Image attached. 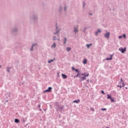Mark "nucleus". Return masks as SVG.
I'll use <instances>...</instances> for the list:
<instances>
[{"instance_id": "0eeeda50", "label": "nucleus", "mask_w": 128, "mask_h": 128, "mask_svg": "<svg viewBox=\"0 0 128 128\" xmlns=\"http://www.w3.org/2000/svg\"><path fill=\"white\" fill-rule=\"evenodd\" d=\"M112 60V55H111L110 58H107L106 59V60Z\"/></svg>"}, {"instance_id": "7ed1b4c3", "label": "nucleus", "mask_w": 128, "mask_h": 128, "mask_svg": "<svg viewBox=\"0 0 128 128\" xmlns=\"http://www.w3.org/2000/svg\"><path fill=\"white\" fill-rule=\"evenodd\" d=\"M110 32H106V34H104V36L106 38H110Z\"/></svg>"}, {"instance_id": "a878e982", "label": "nucleus", "mask_w": 128, "mask_h": 128, "mask_svg": "<svg viewBox=\"0 0 128 128\" xmlns=\"http://www.w3.org/2000/svg\"><path fill=\"white\" fill-rule=\"evenodd\" d=\"M110 100H111V102H114V100L112 98H110Z\"/></svg>"}, {"instance_id": "ea45409f", "label": "nucleus", "mask_w": 128, "mask_h": 128, "mask_svg": "<svg viewBox=\"0 0 128 128\" xmlns=\"http://www.w3.org/2000/svg\"><path fill=\"white\" fill-rule=\"evenodd\" d=\"M40 110H42V109H40Z\"/></svg>"}, {"instance_id": "ddd939ff", "label": "nucleus", "mask_w": 128, "mask_h": 128, "mask_svg": "<svg viewBox=\"0 0 128 128\" xmlns=\"http://www.w3.org/2000/svg\"><path fill=\"white\" fill-rule=\"evenodd\" d=\"M73 102H76V104H78V102H80V100H75Z\"/></svg>"}, {"instance_id": "2eb2a0df", "label": "nucleus", "mask_w": 128, "mask_h": 128, "mask_svg": "<svg viewBox=\"0 0 128 128\" xmlns=\"http://www.w3.org/2000/svg\"><path fill=\"white\" fill-rule=\"evenodd\" d=\"M56 44L54 43L53 44L52 46V48H56Z\"/></svg>"}, {"instance_id": "6ab92c4d", "label": "nucleus", "mask_w": 128, "mask_h": 128, "mask_svg": "<svg viewBox=\"0 0 128 128\" xmlns=\"http://www.w3.org/2000/svg\"><path fill=\"white\" fill-rule=\"evenodd\" d=\"M80 76V72H78V74H76V78H78V76Z\"/></svg>"}, {"instance_id": "393cba45", "label": "nucleus", "mask_w": 128, "mask_h": 128, "mask_svg": "<svg viewBox=\"0 0 128 128\" xmlns=\"http://www.w3.org/2000/svg\"><path fill=\"white\" fill-rule=\"evenodd\" d=\"M53 40H56V37L54 36V37H53Z\"/></svg>"}, {"instance_id": "4468645a", "label": "nucleus", "mask_w": 128, "mask_h": 128, "mask_svg": "<svg viewBox=\"0 0 128 128\" xmlns=\"http://www.w3.org/2000/svg\"><path fill=\"white\" fill-rule=\"evenodd\" d=\"M74 32H78V28H74Z\"/></svg>"}, {"instance_id": "9b49d317", "label": "nucleus", "mask_w": 128, "mask_h": 128, "mask_svg": "<svg viewBox=\"0 0 128 128\" xmlns=\"http://www.w3.org/2000/svg\"><path fill=\"white\" fill-rule=\"evenodd\" d=\"M36 44H32V47L30 49V50H34V46H36Z\"/></svg>"}, {"instance_id": "72a5a7b5", "label": "nucleus", "mask_w": 128, "mask_h": 128, "mask_svg": "<svg viewBox=\"0 0 128 128\" xmlns=\"http://www.w3.org/2000/svg\"><path fill=\"white\" fill-rule=\"evenodd\" d=\"M76 78V76H74V78Z\"/></svg>"}, {"instance_id": "f257e3e1", "label": "nucleus", "mask_w": 128, "mask_h": 128, "mask_svg": "<svg viewBox=\"0 0 128 128\" xmlns=\"http://www.w3.org/2000/svg\"><path fill=\"white\" fill-rule=\"evenodd\" d=\"M90 76V74H88V72L80 74V80L82 81L86 80V76Z\"/></svg>"}, {"instance_id": "4be33fe9", "label": "nucleus", "mask_w": 128, "mask_h": 128, "mask_svg": "<svg viewBox=\"0 0 128 128\" xmlns=\"http://www.w3.org/2000/svg\"><path fill=\"white\" fill-rule=\"evenodd\" d=\"M122 88H124V82H122Z\"/></svg>"}, {"instance_id": "423d86ee", "label": "nucleus", "mask_w": 128, "mask_h": 128, "mask_svg": "<svg viewBox=\"0 0 128 128\" xmlns=\"http://www.w3.org/2000/svg\"><path fill=\"white\" fill-rule=\"evenodd\" d=\"M62 78H68V76L64 74H62Z\"/></svg>"}, {"instance_id": "c9c22d12", "label": "nucleus", "mask_w": 128, "mask_h": 128, "mask_svg": "<svg viewBox=\"0 0 128 128\" xmlns=\"http://www.w3.org/2000/svg\"><path fill=\"white\" fill-rule=\"evenodd\" d=\"M46 110H44V112H46Z\"/></svg>"}, {"instance_id": "39448f33", "label": "nucleus", "mask_w": 128, "mask_h": 128, "mask_svg": "<svg viewBox=\"0 0 128 128\" xmlns=\"http://www.w3.org/2000/svg\"><path fill=\"white\" fill-rule=\"evenodd\" d=\"M72 70H75V72H80V71L76 69V68H74V67H72Z\"/></svg>"}, {"instance_id": "e433bc0d", "label": "nucleus", "mask_w": 128, "mask_h": 128, "mask_svg": "<svg viewBox=\"0 0 128 128\" xmlns=\"http://www.w3.org/2000/svg\"><path fill=\"white\" fill-rule=\"evenodd\" d=\"M58 40H60V39H58Z\"/></svg>"}, {"instance_id": "f3484780", "label": "nucleus", "mask_w": 128, "mask_h": 128, "mask_svg": "<svg viewBox=\"0 0 128 128\" xmlns=\"http://www.w3.org/2000/svg\"><path fill=\"white\" fill-rule=\"evenodd\" d=\"M15 122L18 124V122H20V120L18 119H15Z\"/></svg>"}, {"instance_id": "1a4fd4ad", "label": "nucleus", "mask_w": 128, "mask_h": 128, "mask_svg": "<svg viewBox=\"0 0 128 128\" xmlns=\"http://www.w3.org/2000/svg\"><path fill=\"white\" fill-rule=\"evenodd\" d=\"M98 32H101L100 30L98 29V31L96 32V36H98Z\"/></svg>"}, {"instance_id": "20e7f679", "label": "nucleus", "mask_w": 128, "mask_h": 128, "mask_svg": "<svg viewBox=\"0 0 128 128\" xmlns=\"http://www.w3.org/2000/svg\"><path fill=\"white\" fill-rule=\"evenodd\" d=\"M52 87H49L48 88V90H46L45 91H44V92H50V90H52Z\"/></svg>"}, {"instance_id": "4c0bfd02", "label": "nucleus", "mask_w": 128, "mask_h": 128, "mask_svg": "<svg viewBox=\"0 0 128 128\" xmlns=\"http://www.w3.org/2000/svg\"><path fill=\"white\" fill-rule=\"evenodd\" d=\"M0 68H2V66H0Z\"/></svg>"}, {"instance_id": "cd10ccee", "label": "nucleus", "mask_w": 128, "mask_h": 128, "mask_svg": "<svg viewBox=\"0 0 128 128\" xmlns=\"http://www.w3.org/2000/svg\"><path fill=\"white\" fill-rule=\"evenodd\" d=\"M123 38H126V34H123Z\"/></svg>"}, {"instance_id": "f8f14e48", "label": "nucleus", "mask_w": 128, "mask_h": 128, "mask_svg": "<svg viewBox=\"0 0 128 128\" xmlns=\"http://www.w3.org/2000/svg\"><path fill=\"white\" fill-rule=\"evenodd\" d=\"M70 50H72V48H70V47H68V48H66V50H67V52H70Z\"/></svg>"}, {"instance_id": "aec40b11", "label": "nucleus", "mask_w": 128, "mask_h": 128, "mask_svg": "<svg viewBox=\"0 0 128 128\" xmlns=\"http://www.w3.org/2000/svg\"><path fill=\"white\" fill-rule=\"evenodd\" d=\"M64 44H66V38H64Z\"/></svg>"}, {"instance_id": "2f4dec72", "label": "nucleus", "mask_w": 128, "mask_h": 128, "mask_svg": "<svg viewBox=\"0 0 128 128\" xmlns=\"http://www.w3.org/2000/svg\"><path fill=\"white\" fill-rule=\"evenodd\" d=\"M38 106H39L40 108V105H38Z\"/></svg>"}, {"instance_id": "a19ab883", "label": "nucleus", "mask_w": 128, "mask_h": 128, "mask_svg": "<svg viewBox=\"0 0 128 128\" xmlns=\"http://www.w3.org/2000/svg\"><path fill=\"white\" fill-rule=\"evenodd\" d=\"M64 10H66V8H64Z\"/></svg>"}, {"instance_id": "a211bd4d", "label": "nucleus", "mask_w": 128, "mask_h": 128, "mask_svg": "<svg viewBox=\"0 0 128 128\" xmlns=\"http://www.w3.org/2000/svg\"><path fill=\"white\" fill-rule=\"evenodd\" d=\"M54 62V60H48V64H50V62Z\"/></svg>"}, {"instance_id": "412c9836", "label": "nucleus", "mask_w": 128, "mask_h": 128, "mask_svg": "<svg viewBox=\"0 0 128 128\" xmlns=\"http://www.w3.org/2000/svg\"><path fill=\"white\" fill-rule=\"evenodd\" d=\"M101 92H102V94H106V93H104V90H102Z\"/></svg>"}, {"instance_id": "473e14b6", "label": "nucleus", "mask_w": 128, "mask_h": 128, "mask_svg": "<svg viewBox=\"0 0 128 128\" xmlns=\"http://www.w3.org/2000/svg\"><path fill=\"white\" fill-rule=\"evenodd\" d=\"M58 34V32H57L56 33L54 32V34Z\"/></svg>"}, {"instance_id": "dca6fc26", "label": "nucleus", "mask_w": 128, "mask_h": 128, "mask_svg": "<svg viewBox=\"0 0 128 128\" xmlns=\"http://www.w3.org/2000/svg\"><path fill=\"white\" fill-rule=\"evenodd\" d=\"M107 96H108V100L109 98L110 100V98H112V97H111V96H110V94H108L107 95Z\"/></svg>"}, {"instance_id": "9d476101", "label": "nucleus", "mask_w": 128, "mask_h": 128, "mask_svg": "<svg viewBox=\"0 0 128 128\" xmlns=\"http://www.w3.org/2000/svg\"><path fill=\"white\" fill-rule=\"evenodd\" d=\"M92 46V44H86V46L88 48H90V46Z\"/></svg>"}, {"instance_id": "c756f323", "label": "nucleus", "mask_w": 128, "mask_h": 128, "mask_svg": "<svg viewBox=\"0 0 128 128\" xmlns=\"http://www.w3.org/2000/svg\"><path fill=\"white\" fill-rule=\"evenodd\" d=\"M83 6H86V4H84V2H83Z\"/></svg>"}, {"instance_id": "b1692460", "label": "nucleus", "mask_w": 128, "mask_h": 128, "mask_svg": "<svg viewBox=\"0 0 128 128\" xmlns=\"http://www.w3.org/2000/svg\"><path fill=\"white\" fill-rule=\"evenodd\" d=\"M122 82H124V80H122V78H121L120 82H121V84H122Z\"/></svg>"}, {"instance_id": "bb28decb", "label": "nucleus", "mask_w": 128, "mask_h": 128, "mask_svg": "<svg viewBox=\"0 0 128 128\" xmlns=\"http://www.w3.org/2000/svg\"><path fill=\"white\" fill-rule=\"evenodd\" d=\"M118 88H122V86L118 85Z\"/></svg>"}, {"instance_id": "c85d7f7f", "label": "nucleus", "mask_w": 128, "mask_h": 128, "mask_svg": "<svg viewBox=\"0 0 128 128\" xmlns=\"http://www.w3.org/2000/svg\"><path fill=\"white\" fill-rule=\"evenodd\" d=\"M122 38V36H118V38Z\"/></svg>"}, {"instance_id": "5701e85b", "label": "nucleus", "mask_w": 128, "mask_h": 128, "mask_svg": "<svg viewBox=\"0 0 128 128\" xmlns=\"http://www.w3.org/2000/svg\"><path fill=\"white\" fill-rule=\"evenodd\" d=\"M101 110H106V108H101Z\"/></svg>"}, {"instance_id": "7c9ffc66", "label": "nucleus", "mask_w": 128, "mask_h": 128, "mask_svg": "<svg viewBox=\"0 0 128 128\" xmlns=\"http://www.w3.org/2000/svg\"><path fill=\"white\" fill-rule=\"evenodd\" d=\"M8 72H10V69H8Z\"/></svg>"}, {"instance_id": "f704fd0d", "label": "nucleus", "mask_w": 128, "mask_h": 128, "mask_svg": "<svg viewBox=\"0 0 128 128\" xmlns=\"http://www.w3.org/2000/svg\"><path fill=\"white\" fill-rule=\"evenodd\" d=\"M126 90H128V88L126 87Z\"/></svg>"}, {"instance_id": "f03ea898", "label": "nucleus", "mask_w": 128, "mask_h": 128, "mask_svg": "<svg viewBox=\"0 0 128 128\" xmlns=\"http://www.w3.org/2000/svg\"><path fill=\"white\" fill-rule=\"evenodd\" d=\"M118 50L121 52L122 54H124L125 52H126V48H120Z\"/></svg>"}, {"instance_id": "6e6552de", "label": "nucleus", "mask_w": 128, "mask_h": 128, "mask_svg": "<svg viewBox=\"0 0 128 128\" xmlns=\"http://www.w3.org/2000/svg\"><path fill=\"white\" fill-rule=\"evenodd\" d=\"M86 62H88V60L87 59H84L83 60V64H86Z\"/></svg>"}, {"instance_id": "58836bf2", "label": "nucleus", "mask_w": 128, "mask_h": 128, "mask_svg": "<svg viewBox=\"0 0 128 128\" xmlns=\"http://www.w3.org/2000/svg\"><path fill=\"white\" fill-rule=\"evenodd\" d=\"M88 80V82H89V80Z\"/></svg>"}]
</instances>
